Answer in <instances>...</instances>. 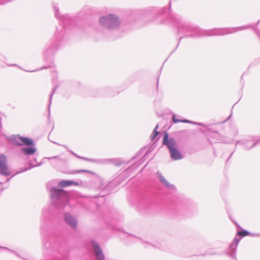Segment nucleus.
I'll return each instance as SVG.
<instances>
[{"label": "nucleus", "mask_w": 260, "mask_h": 260, "mask_svg": "<svg viewBox=\"0 0 260 260\" xmlns=\"http://www.w3.org/2000/svg\"><path fill=\"white\" fill-rule=\"evenodd\" d=\"M169 19L171 22L174 24L178 28V32L189 33L187 36L191 37H199L210 35V32L190 26L188 24L183 23L179 16L174 14H170Z\"/></svg>", "instance_id": "nucleus-1"}, {"label": "nucleus", "mask_w": 260, "mask_h": 260, "mask_svg": "<svg viewBox=\"0 0 260 260\" xmlns=\"http://www.w3.org/2000/svg\"><path fill=\"white\" fill-rule=\"evenodd\" d=\"M50 192L52 202L57 208H63L68 203L69 194L62 189L52 188Z\"/></svg>", "instance_id": "nucleus-2"}, {"label": "nucleus", "mask_w": 260, "mask_h": 260, "mask_svg": "<svg viewBox=\"0 0 260 260\" xmlns=\"http://www.w3.org/2000/svg\"><path fill=\"white\" fill-rule=\"evenodd\" d=\"M162 143L164 145L167 146L173 160H177L183 158V155L177 149V144L175 139L169 138V135L166 132L165 133Z\"/></svg>", "instance_id": "nucleus-3"}, {"label": "nucleus", "mask_w": 260, "mask_h": 260, "mask_svg": "<svg viewBox=\"0 0 260 260\" xmlns=\"http://www.w3.org/2000/svg\"><path fill=\"white\" fill-rule=\"evenodd\" d=\"M120 20L117 15L110 14L107 16H103L99 18L101 25L105 28L114 29L119 27Z\"/></svg>", "instance_id": "nucleus-4"}, {"label": "nucleus", "mask_w": 260, "mask_h": 260, "mask_svg": "<svg viewBox=\"0 0 260 260\" xmlns=\"http://www.w3.org/2000/svg\"><path fill=\"white\" fill-rule=\"evenodd\" d=\"M9 141L17 146H31L34 145V142L32 139L21 137L20 135H13L9 138Z\"/></svg>", "instance_id": "nucleus-5"}, {"label": "nucleus", "mask_w": 260, "mask_h": 260, "mask_svg": "<svg viewBox=\"0 0 260 260\" xmlns=\"http://www.w3.org/2000/svg\"><path fill=\"white\" fill-rule=\"evenodd\" d=\"M0 174L3 176H9L11 174L7 166V157L3 154H0Z\"/></svg>", "instance_id": "nucleus-6"}, {"label": "nucleus", "mask_w": 260, "mask_h": 260, "mask_svg": "<svg viewBox=\"0 0 260 260\" xmlns=\"http://www.w3.org/2000/svg\"><path fill=\"white\" fill-rule=\"evenodd\" d=\"M91 244L97 260H105V256L98 244L94 241H92Z\"/></svg>", "instance_id": "nucleus-7"}, {"label": "nucleus", "mask_w": 260, "mask_h": 260, "mask_svg": "<svg viewBox=\"0 0 260 260\" xmlns=\"http://www.w3.org/2000/svg\"><path fill=\"white\" fill-rule=\"evenodd\" d=\"M64 220L72 228L75 229L77 226V220L70 213H66Z\"/></svg>", "instance_id": "nucleus-8"}, {"label": "nucleus", "mask_w": 260, "mask_h": 260, "mask_svg": "<svg viewBox=\"0 0 260 260\" xmlns=\"http://www.w3.org/2000/svg\"><path fill=\"white\" fill-rule=\"evenodd\" d=\"M157 175L159 178V181L163 184L166 187L170 190H174L175 186L173 184L170 183L162 176V175L159 172H157Z\"/></svg>", "instance_id": "nucleus-9"}, {"label": "nucleus", "mask_w": 260, "mask_h": 260, "mask_svg": "<svg viewBox=\"0 0 260 260\" xmlns=\"http://www.w3.org/2000/svg\"><path fill=\"white\" fill-rule=\"evenodd\" d=\"M53 7L55 12V17L57 19L62 22L63 27L64 29L65 23L64 21H69L68 17L67 16H60L58 6L54 5Z\"/></svg>", "instance_id": "nucleus-10"}, {"label": "nucleus", "mask_w": 260, "mask_h": 260, "mask_svg": "<svg viewBox=\"0 0 260 260\" xmlns=\"http://www.w3.org/2000/svg\"><path fill=\"white\" fill-rule=\"evenodd\" d=\"M70 152L72 154H73L74 155L76 156L77 157H78V158H79L80 159H81L87 161H90V162H94V163H96V164H103V163H104V161H105L104 160L88 158H87V157H84L80 156L78 155L76 153H75L72 151H70Z\"/></svg>", "instance_id": "nucleus-11"}, {"label": "nucleus", "mask_w": 260, "mask_h": 260, "mask_svg": "<svg viewBox=\"0 0 260 260\" xmlns=\"http://www.w3.org/2000/svg\"><path fill=\"white\" fill-rule=\"evenodd\" d=\"M172 120H173V122L175 123H177L178 122H183V123H192V124H196V125H198L204 126V124H203L202 123L195 122H193L192 121H190V120H187V119H184V120L179 119V118H177L176 117V116L175 115H174L172 117Z\"/></svg>", "instance_id": "nucleus-12"}, {"label": "nucleus", "mask_w": 260, "mask_h": 260, "mask_svg": "<svg viewBox=\"0 0 260 260\" xmlns=\"http://www.w3.org/2000/svg\"><path fill=\"white\" fill-rule=\"evenodd\" d=\"M20 151L25 155H31L35 154L37 151L35 147H23Z\"/></svg>", "instance_id": "nucleus-13"}, {"label": "nucleus", "mask_w": 260, "mask_h": 260, "mask_svg": "<svg viewBox=\"0 0 260 260\" xmlns=\"http://www.w3.org/2000/svg\"><path fill=\"white\" fill-rule=\"evenodd\" d=\"M79 183L71 180H62L58 182V186L60 187H66L72 185H78Z\"/></svg>", "instance_id": "nucleus-14"}, {"label": "nucleus", "mask_w": 260, "mask_h": 260, "mask_svg": "<svg viewBox=\"0 0 260 260\" xmlns=\"http://www.w3.org/2000/svg\"><path fill=\"white\" fill-rule=\"evenodd\" d=\"M140 165V164H139V165H133L132 167H131L129 168H128V169H127L124 172H123L122 174H121L120 175H119L114 180H113V183H114V182H116L117 180H119V179H121L122 178H123L124 176H125V174L126 173V172L127 171H128L129 170H132V169H136L137 167H138V166H139Z\"/></svg>", "instance_id": "nucleus-15"}, {"label": "nucleus", "mask_w": 260, "mask_h": 260, "mask_svg": "<svg viewBox=\"0 0 260 260\" xmlns=\"http://www.w3.org/2000/svg\"><path fill=\"white\" fill-rule=\"evenodd\" d=\"M35 162H36V158L34 159V161H29V167L28 168H26L24 170L22 171L21 172L26 171L30 170L34 167L40 166L42 165L41 162L39 163V164H35Z\"/></svg>", "instance_id": "nucleus-16"}, {"label": "nucleus", "mask_w": 260, "mask_h": 260, "mask_svg": "<svg viewBox=\"0 0 260 260\" xmlns=\"http://www.w3.org/2000/svg\"><path fill=\"white\" fill-rule=\"evenodd\" d=\"M63 34H64V31L62 32V31H60V32H58L57 31L54 36L55 40H56L57 42L61 41L63 38Z\"/></svg>", "instance_id": "nucleus-17"}, {"label": "nucleus", "mask_w": 260, "mask_h": 260, "mask_svg": "<svg viewBox=\"0 0 260 260\" xmlns=\"http://www.w3.org/2000/svg\"><path fill=\"white\" fill-rule=\"evenodd\" d=\"M158 128V125L157 124L153 131L152 134L150 136L151 139L152 140H154L156 137L158 135V132L157 131V129Z\"/></svg>", "instance_id": "nucleus-18"}, {"label": "nucleus", "mask_w": 260, "mask_h": 260, "mask_svg": "<svg viewBox=\"0 0 260 260\" xmlns=\"http://www.w3.org/2000/svg\"><path fill=\"white\" fill-rule=\"evenodd\" d=\"M56 88H57V87H54V89H53L52 93L50 95L49 104V106H48V112H49L48 116H50V106H51V102H52V96H53V95L54 93L55 92V91L56 90Z\"/></svg>", "instance_id": "nucleus-19"}, {"label": "nucleus", "mask_w": 260, "mask_h": 260, "mask_svg": "<svg viewBox=\"0 0 260 260\" xmlns=\"http://www.w3.org/2000/svg\"><path fill=\"white\" fill-rule=\"evenodd\" d=\"M82 172H86V173H90V174H91L93 175H95V173H94L92 171H90L89 170H77L74 171L73 173L77 174V173H82Z\"/></svg>", "instance_id": "nucleus-20"}, {"label": "nucleus", "mask_w": 260, "mask_h": 260, "mask_svg": "<svg viewBox=\"0 0 260 260\" xmlns=\"http://www.w3.org/2000/svg\"><path fill=\"white\" fill-rule=\"evenodd\" d=\"M237 235L240 237H245L250 235V233L248 231L243 230L242 231H239L237 233Z\"/></svg>", "instance_id": "nucleus-21"}, {"label": "nucleus", "mask_w": 260, "mask_h": 260, "mask_svg": "<svg viewBox=\"0 0 260 260\" xmlns=\"http://www.w3.org/2000/svg\"><path fill=\"white\" fill-rule=\"evenodd\" d=\"M45 159H58L59 160H61V159L58 156H53V157H45Z\"/></svg>", "instance_id": "nucleus-22"}, {"label": "nucleus", "mask_w": 260, "mask_h": 260, "mask_svg": "<svg viewBox=\"0 0 260 260\" xmlns=\"http://www.w3.org/2000/svg\"><path fill=\"white\" fill-rule=\"evenodd\" d=\"M5 58V57L2 54H0V61H4Z\"/></svg>", "instance_id": "nucleus-23"}, {"label": "nucleus", "mask_w": 260, "mask_h": 260, "mask_svg": "<svg viewBox=\"0 0 260 260\" xmlns=\"http://www.w3.org/2000/svg\"><path fill=\"white\" fill-rule=\"evenodd\" d=\"M171 0H170V3H169L170 6H171Z\"/></svg>", "instance_id": "nucleus-24"}, {"label": "nucleus", "mask_w": 260, "mask_h": 260, "mask_svg": "<svg viewBox=\"0 0 260 260\" xmlns=\"http://www.w3.org/2000/svg\"><path fill=\"white\" fill-rule=\"evenodd\" d=\"M10 178L7 180V181H9L10 180Z\"/></svg>", "instance_id": "nucleus-25"}]
</instances>
